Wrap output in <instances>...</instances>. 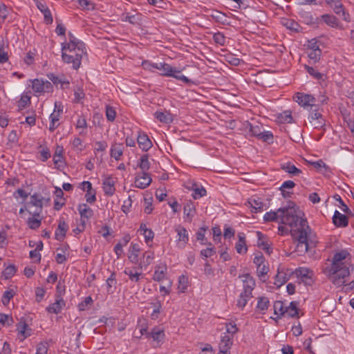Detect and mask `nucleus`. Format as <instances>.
<instances>
[{
  "instance_id": "nucleus-56",
  "label": "nucleus",
  "mask_w": 354,
  "mask_h": 354,
  "mask_svg": "<svg viewBox=\"0 0 354 354\" xmlns=\"http://www.w3.org/2000/svg\"><path fill=\"white\" fill-rule=\"evenodd\" d=\"M213 39L215 43L221 46H224L225 44V37L224 35L220 32L214 34Z\"/></svg>"
},
{
  "instance_id": "nucleus-16",
  "label": "nucleus",
  "mask_w": 354,
  "mask_h": 354,
  "mask_svg": "<svg viewBox=\"0 0 354 354\" xmlns=\"http://www.w3.org/2000/svg\"><path fill=\"white\" fill-rule=\"evenodd\" d=\"M68 229V226L65 221L63 218H60L55 234V239L59 241H63L66 236Z\"/></svg>"
},
{
  "instance_id": "nucleus-12",
  "label": "nucleus",
  "mask_w": 354,
  "mask_h": 354,
  "mask_svg": "<svg viewBox=\"0 0 354 354\" xmlns=\"http://www.w3.org/2000/svg\"><path fill=\"white\" fill-rule=\"evenodd\" d=\"M77 50L76 53H86L85 44H82V46H80V44L73 43H62V51L68 53H74Z\"/></svg>"
},
{
  "instance_id": "nucleus-24",
  "label": "nucleus",
  "mask_w": 354,
  "mask_h": 354,
  "mask_svg": "<svg viewBox=\"0 0 354 354\" xmlns=\"http://www.w3.org/2000/svg\"><path fill=\"white\" fill-rule=\"evenodd\" d=\"M77 209L81 216V220H88L93 215V211L86 204H80L78 205Z\"/></svg>"
},
{
  "instance_id": "nucleus-29",
  "label": "nucleus",
  "mask_w": 354,
  "mask_h": 354,
  "mask_svg": "<svg viewBox=\"0 0 354 354\" xmlns=\"http://www.w3.org/2000/svg\"><path fill=\"white\" fill-rule=\"evenodd\" d=\"M247 203L251 207L252 212L257 213L263 210L264 203L259 199H250Z\"/></svg>"
},
{
  "instance_id": "nucleus-23",
  "label": "nucleus",
  "mask_w": 354,
  "mask_h": 354,
  "mask_svg": "<svg viewBox=\"0 0 354 354\" xmlns=\"http://www.w3.org/2000/svg\"><path fill=\"white\" fill-rule=\"evenodd\" d=\"M124 147L122 144L115 143L111 147L110 156L115 160H119L123 154Z\"/></svg>"
},
{
  "instance_id": "nucleus-11",
  "label": "nucleus",
  "mask_w": 354,
  "mask_h": 354,
  "mask_svg": "<svg viewBox=\"0 0 354 354\" xmlns=\"http://www.w3.org/2000/svg\"><path fill=\"white\" fill-rule=\"evenodd\" d=\"M312 169L324 176H328L330 173L329 167L326 165L322 159L316 161L311 160V170Z\"/></svg>"
},
{
  "instance_id": "nucleus-34",
  "label": "nucleus",
  "mask_w": 354,
  "mask_h": 354,
  "mask_svg": "<svg viewBox=\"0 0 354 354\" xmlns=\"http://www.w3.org/2000/svg\"><path fill=\"white\" fill-rule=\"evenodd\" d=\"M138 166L142 170L140 173H147V171L150 168V162L149 161V156L147 154H144L140 157Z\"/></svg>"
},
{
  "instance_id": "nucleus-3",
  "label": "nucleus",
  "mask_w": 354,
  "mask_h": 354,
  "mask_svg": "<svg viewBox=\"0 0 354 354\" xmlns=\"http://www.w3.org/2000/svg\"><path fill=\"white\" fill-rule=\"evenodd\" d=\"M325 39L326 38L322 36L311 39V60H313L315 62H317L320 59L322 51L326 46L324 41Z\"/></svg>"
},
{
  "instance_id": "nucleus-63",
  "label": "nucleus",
  "mask_w": 354,
  "mask_h": 354,
  "mask_svg": "<svg viewBox=\"0 0 354 354\" xmlns=\"http://www.w3.org/2000/svg\"><path fill=\"white\" fill-rule=\"evenodd\" d=\"M281 120L284 122L290 123L292 122V118L291 116V113L288 111H286L282 113L279 117Z\"/></svg>"
},
{
  "instance_id": "nucleus-36",
  "label": "nucleus",
  "mask_w": 354,
  "mask_h": 354,
  "mask_svg": "<svg viewBox=\"0 0 354 354\" xmlns=\"http://www.w3.org/2000/svg\"><path fill=\"white\" fill-rule=\"evenodd\" d=\"M274 313L277 315V318H281L282 316L285 315V309L286 306H284V304L281 301H276L273 305Z\"/></svg>"
},
{
  "instance_id": "nucleus-48",
  "label": "nucleus",
  "mask_w": 354,
  "mask_h": 354,
  "mask_svg": "<svg viewBox=\"0 0 354 354\" xmlns=\"http://www.w3.org/2000/svg\"><path fill=\"white\" fill-rule=\"evenodd\" d=\"M288 281V277L286 274L278 271V273L275 277L274 284L279 287L284 284Z\"/></svg>"
},
{
  "instance_id": "nucleus-53",
  "label": "nucleus",
  "mask_w": 354,
  "mask_h": 354,
  "mask_svg": "<svg viewBox=\"0 0 354 354\" xmlns=\"http://www.w3.org/2000/svg\"><path fill=\"white\" fill-rule=\"evenodd\" d=\"M9 13L8 8L4 3H0V22H3Z\"/></svg>"
},
{
  "instance_id": "nucleus-7",
  "label": "nucleus",
  "mask_w": 354,
  "mask_h": 354,
  "mask_svg": "<svg viewBox=\"0 0 354 354\" xmlns=\"http://www.w3.org/2000/svg\"><path fill=\"white\" fill-rule=\"evenodd\" d=\"M37 8L44 15V22L46 24H51L53 21V16L50 9L48 8L46 4L40 0H34Z\"/></svg>"
},
{
  "instance_id": "nucleus-8",
  "label": "nucleus",
  "mask_w": 354,
  "mask_h": 354,
  "mask_svg": "<svg viewBox=\"0 0 354 354\" xmlns=\"http://www.w3.org/2000/svg\"><path fill=\"white\" fill-rule=\"evenodd\" d=\"M242 277L245 278L244 279H243V291L242 292V293L246 295V297L248 296L252 298V290H254L256 285L255 281L248 274L243 275Z\"/></svg>"
},
{
  "instance_id": "nucleus-1",
  "label": "nucleus",
  "mask_w": 354,
  "mask_h": 354,
  "mask_svg": "<svg viewBox=\"0 0 354 354\" xmlns=\"http://www.w3.org/2000/svg\"><path fill=\"white\" fill-rule=\"evenodd\" d=\"M304 215L299 209H286L282 218V223L290 227L291 234L297 241L295 251L299 255L306 253L309 248L306 232L308 225Z\"/></svg>"
},
{
  "instance_id": "nucleus-6",
  "label": "nucleus",
  "mask_w": 354,
  "mask_h": 354,
  "mask_svg": "<svg viewBox=\"0 0 354 354\" xmlns=\"http://www.w3.org/2000/svg\"><path fill=\"white\" fill-rule=\"evenodd\" d=\"M177 233V244L179 248H183L189 241V235L187 230L182 225H178L175 227Z\"/></svg>"
},
{
  "instance_id": "nucleus-4",
  "label": "nucleus",
  "mask_w": 354,
  "mask_h": 354,
  "mask_svg": "<svg viewBox=\"0 0 354 354\" xmlns=\"http://www.w3.org/2000/svg\"><path fill=\"white\" fill-rule=\"evenodd\" d=\"M297 209V208L295 206H288V207H280L277 210V212L271 211L269 212H266L264 214L263 220L266 222L277 221L279 217L281 218V223L283 225V223H282V218L285 215L286 209Z\"/></svg>"
},
{
  "instance_id": "nucleus-37",
  "label": "nucleus",
  "mask_w": 354,
  "mask_h": 354,
  "mask_svg": "<svg viewBox=\"0 0 354 354\" xmlns=\"http://www.w3.org/2000/svg\"><path fill=\"white\" fill-rule=\"evenodd\" d=\"M183 210L185 216L190 221L194 216V213L195 212L194 203L191 201L186 203L184 205Z\"/></svg>"
},
{
  "instance_id": "nucleus-17",
  "label": "nucleus",
  "mask_w": 354,
  "mask_h": 354,
  "mask_svg": "<svg viewBox=\"0 0 354 354\" xmlns=\"http://www.w3.org/2000/svg\"><path fill=\"white\" fill-rule=\"evenodd\" d=\"M139 147L144 151H147L152 147V142L147 134L140 133L137 138Z\"/></svg>"
},
{
  "instance_id": "nucleus-42",
  "label": "nucleus",
  "mask_w": 354,
  "mask_h": 354,
  "mask_svg": "<svg viewBox=\"0 0 354 354\" xmlns=\"http://www.w3.org/2000/svg\"><path fill=\"white\" fill-rule=\"evenodd\" d=\"M248 128L251 134L258 138L263 131V126L259 124H253L252 123H250L248 124Z\"/></svg>"
},
{
  "instance_id": "nucleus-18",
  "label": "nucleus",
  "mask_w": 354,
  "mask_h": 354,
  "mask_svg": "<svg viewBox=\"0 0 354 354\" xmlns=\"http://www.w3.org/2000/svg\"><path fill=\"white\" fill-rule=\"evenodd\" d=\"M349 255V253L347 250H342L338 252H336L333 258V261L330 266H346L345 263L343 261L347 256Z\"/></svg>"
},
{
  "instance_id": "nucleus-28",
  "label": "nucleus",
  "mask_w": 354,
  "mask_h": 354,
  "mask_svg": "<svg viewBox=\"0 0 354 354\" xmlns=\"http://www.w3.org/2000/svg\"><path fill=\"white\" fill-rule=\"evenodd\" d=\"M167 273V266L165 265L157 266L153 276V279L156 281H160L165 279Z\"/></svg>"
},
{
  "instance_id": "nucleus-55",
  "label": "nucleus",
  "mask_w": 354,
  "mask_h": 354,
  "mask_svg": "<svg viewBox=\"0 0 354 354\" xmlns=\"http://www.w3.org/2000/svg\"><path fill=\"white\" fill-rule=\"evenodd\" d=\"M15 292L12 290H6L4 292L2 297V303L3 305H7L10 302V300L14 297Z\"/></svg>"
},
{
  "instance_id": "nucleus-57",
  "label": "nucleus",
  "mask_w": 354,
  "mask_h": 354,
  "mask_svg": "<svg viewBox=\"0 0 354 354\" xmlns=\"http://www.w3.org/2000/svg\"><path fill=\"white\" fill-rule=\"evenodd\" d=\"M35 52V50H34V51H29L24 57V61L27 65H31L34 63Z\"/></svg>"
},
{
  "instance_id": "nucleus-62",
  "label": "nucleus",
  "mask_w": 354,
  "mask_h": 354,
  "mask_svg": "<svg viewBox=\"0 0 354 354\" xmlns=\"http://www.w3.org/2000/svg\"><path fill=\"white\" fill-rule=\"evenodd\" d=\"M273 138V135L270 131H263L259 139L262 140L264 142H270Z\"/></svg>"
},
{
  "instance_id": "nucleus-21",
  "label": "nucleus",
  "mask_w": 354,
  "mask_h": 354,
  "mask_svg": "<svg viewBox=\"0 0 354 354\" xmlns=\"http://www.w3.org/2000/svg\"><path fill=\"white\" fill-rule=\"evenodd\" d=\"M103 190L105 195L113 196L115 192V181L111 177L106 178L103 182Z\"/></svg>"
},
{
  "instance_id": "nucleus-13",
  "label": "nucleus",
  "mask_w": 354,
  "mask_h": 354,
  "mask_svg": "<svg viewBox=\"0 0 354 354\" xmlns=\"http://www.w3.org/2000/svg\"><path fill=\"white\" fill-rule=\"evenodd\" d=\"M43 200L44 198L37 194H34L30 196L29 204H31L32 205L37 207V210L32 213L34 216H39L40 212L43 207Z\"/></svg>"
},
{
  "instance_id": "nucleus-44",
  "label": "nucleus",
  "mask_w": 354,
  "mask_h": 354,
  "mask_svg": "<svg viewBox=\"0 0 354 354\" xmlns=\"http://www.w3.org/2000/svg\"><path fill=\"white\" fill-rule=\"evenodd\" d=\"M14 323L12 316L0 314V328L6 326H11Z\"/></svg>"
},
{
  "instance_id": "nucleus-54",
  "label": "nucleus",
  "mask_w": 354,
  "mask_h": 354,
  "mask_svg": "<svg viewBox=\"0 0 354 354\" xmlns=\"http://www.w3.org/2000/svg\"><path fill=\"white\" fill-rule=\"evenodd\" d=\"M251 299V297L245 295L243 293H241L240 296H239V299L237 300V303H236V306L243 309L245 305L247 304L248 303V301Z\"/></svg>"
},
{
  "instance_id": "nucleus-60",
  "label": "nucleus",
  "mask_w": 354,
  "mask_h": 354,
  "mask_svg": "<svg viewBox=\"0 0 354 354\" xmlns=\"http://www.w3.org/2000/svg\"><path fill=\"white\" fill-rule=\"evenodd\" d=\"M93 303L92 298L88 296L86 297L84 301L78 304V308L80 310H84L87 308L88 306L91 305Z\"/></svg>"
},
{
  "instance_id": "nucleus-59",
  "label": "nucleus",
  "mask_w": 354,
  "mask_h": 354,
  "mask_svg": "<svg viewBox=\"0 0 354 354\" xmlns=\"http://www.w3.org/2000/svg\"><path fill=\"white\" fill-rule=\"evenodd\" d=\"M96 192L95 189L87 191L85 194V198L87 203H93L96 201L95 197Z\"/></svg>"
},
{
  "instance_id": "nucleus-2",
  "label": "nucleus",
  "mask_w": 354,
  "mask_h": 354,
  "mask_svg": "<svg viewBox=\"0 0 354 354\" xmlns=\"http://www.w3.org/2000/svg\"><path fill=\"white\" fill-rule=\"evenodd\" d=\"M349 275L350 271L347 266H330L329 269V279L337 287L342 286Z\"/></svg>"
},
{
  "instance_id": "nucleus-27",
  "label": "nucleus",
  "mask_w": 354,
  "mask_h": 354,
  "mask_svg": "<svg viewBox=\"0 0 354 354\" xmlns=\"http://www.w3.org/2000/svg\"><path fill=\"white\" fill-rule=\"evenodd\" d=\"M281 169L292 176H299L301 173V169L297 168L291 162L281 164Z\"/></svg>"
},
{
  "instance_id": "nucleus-14",
  "label": "nucleus",
  "mask_w": 354,
  "mask_h": 354,
  "mask_svg": "<svg viewBox=\"0 0 354 354\" xmlns=\"http://www.w3.org/2000/svg\"><path fill=\"white\" fill-rule=\"evenodd\" d=\"M293 100L304 109H308L310 106V95L308 94L297 92L294 95Z\"/></svg>"
},
{
  "instance_id": "nucleus-35",
  "label": "nucleus",
  "mask_w": 354,
  "mask_h": 354,
  "mask_svg": "<svg viewBox=\"0 0 354 354\" xmlns=\"http://www.w3.org/2000/svg\"><path fill=\"white\" fill-rule=\"evenodd\" d=\"M269 306L270 301L268 298L266 297H261L258 298L257 308L261 314H265L266 310L268 308Z\"/></svg>"
},
{
  "instance_id": "nucleus-22",
  "label": "nucleus",
  "mask_w": 354,
  "mask_h": 354,
  "mask_svg": "<svg viewBox=\"0 0 354 354\" xmlns=\"http://www.w3.org/2000/svg\"><path fill=\"white\" fill-rule=\"evenodd\" d=\"M154 117L160 122L169 124L173 121L172 115L167 111H157L154 113Z\"/></svg>"
},
{
  "instance_id": "nucleus-31",
  "label": "nucleus",
  "mask_w": 354,
  "mask_h": 354,
  "mask_svg": "<svg viewBox=\"0 0 354 354\" xmlns=\"http://www.w3.org/2000/svg\"><path fill=\"white\" fill-rule=\"evenodd\" d=\"M124 273L129 276V279L133 282H138L142 273L138 272L136 268H127L124 270Z\"/></svg>"
},
{
  "instance_id": "nucleus-19",
  "label": "nucleus",
  "mask_w": 354,
  "mask_h": 354,
  "mask_svg": "<svg viewBox=\"0 0 354 354\" xmlns=\"http://www.w3.org/2000/svg\"><path fill=\"white\" fill-rule=\"evenodd\" d=\"M311 77L316 80L322 88L327 86V76L326 73L319 72L313 67H311Z\"/></svg>"
},
{
  "instance_id": "nucleus-26",
  "label": "nucleus",
  "mask_w": 354,
  "mask_h": 354,
  "mask_svg": "<svg viewBox=\"0 0 354 354\" xmlns=\"http://www.w3.org/2000/svg\"><path fill=\"white\" fill-rule=\"evenodd\" d=\"M47 77L55 85L61 84L62 88H65L70 84L69 81L64 78L63 76L60 77L54 73H49L47 75Z\"/></svg>"
},
{
  "instance_id": "nucleus-30",
  "label": "nucleus",
  "mask_w": 354,
  "mask_h": 354,
  "mask_svg": "<svg viewBox=\"0 0 354 354\" xmlns=\"http://www.w3.org/2000/svg\"><path fill=\"white\" fill-rule=\"evenodd\" d=\"M129 252V260L133 263H137L138 261V254L140 252L139 245L137 243H131Z\"/></svg>"
},
{
  "instance_id": "nucleus-32",
  "label": "nucleus",
  "mask_w": 354,
  "mask_h": 354,
  "mask_svg": "<svg viewBox=\"0 0 354 354\" xmlns=\"http://www.w3.org/2000/svg\"><path fill=\"white\" fill-rule=\"evenodd\" d=\"M298 314L297 303L296 301H291L288 306H286L285 315L295 317L298 316Z\"/></svg>"
},
{
  "instance_id": "nucleus-46",
  "label": "nucleus",
  "mask_w": 354,
  "mask_h": 354,
  "mask_svg": "<svg viewBox=\"0 0 354 354\" xmlns=\"http://www.w3.org/2000/svg\"><path fill=\"white\" fill-rule=\"evenodd\" d=\"M165 334L162 330L153 328L150 333L149 337H152L154 341L160 342L164 337Z\"/></svg>"
},
{
  "instance_id": "nucleus-9",
  "label": "nucleus",
  "mask_w": 354,
  "mask_h": 354,
  "mask_svg": "<svg viewBox=\"0 0 354 354\" xmlns=\"http://www.w3.org/2000/svg\"><path fill=\"white\" fill-rule=\"evenodd\" d=\"M151 183L149 173H138L135 179V186L140 189H145Z\"/></svg>"
},
{
  "instance_id": "nucleus-10",
  "label": "nucleus",
  "mask_w": 354,
  "mask_h": 354,
  "mask_svg": "<svg viewBox=\"0 0 354 354\" xmlns=\"http://www.w3.org/2000/svg\"><path fill=\"white\" fill-rule=\"evenodd\" d=\"M232 337L225 334L221 337L219 344V351L218 354H230V349L232 346Z\"/></svg>"
},
{
  "instance_id": "nucleus-61",
  "label": "nucleus",
  "mask_w": 354,
  "mask_h": 354,
  "mask_svg": "<svg viewBox=\"0 0 354 354\" xmlns=\"http://www.w3.org/2000/svg\"><path fill=\"white\" fill-rule=\"evenodd\" d=\"M116 283L115 274L113 272L106 279L107 292H112L111 288Z\"/></svg>"
},
{
  "instance_id": "nucleus-40",
  "label": "nucleus",
  "mask_w": 354,
  "mask_h": 354,
  "mask_svg": "<svg viewBox=\"0 0 354 354\" xmlns=\"http://www.w3.org/2000/svg\"><path fill=\"white\" fill-rule=\"evenodd\" d=\"M161 75L171 77L174 75V73H180V71L177 70L176 68L171 67L168 64H165L162 66V69L160 70Z\"/></svg>"
},
{
  "instance_id": "nucleus-15",
  "label": "nucleus",
  "mask_w": 354,
  "mask_h": 354,
  "mask_svg": "<svg viewBox=\"0 0 354 354\" xmlns=\"http://www.w3.org/2000/svg\"><path fill=\"white\" fill-rule=\"evenodd\" d=\"M333 223L337 227H345L348 225V219L346 216L335 210L333 216Z\"/></svg>"
},
{
  "instance_id": "nucleus-58",
  "label": "nucleus",
  "mask_w": 354,
  "mask_h": 354,
  "mask_svg": "<svg viewBox=\"0 0 354 354\" xmlns=\"http://www.w3.org/2000/svg\"><path fill=\"white\" fill-rule=\"evenodd\" d=\"M115 111L112 106H106V117L110 122H113L115 118Z\"/></svg>"
},
{
  "instance_id": "nucleus-5",
  "label": "nucleus",
  "mask_w": 354,
  "mask_h": 354,
  "mask_svg": "<svg viewBox=\"0 0 354 354\" xmlns=\"http://www.w3.org/2000/svg\"><path fill=\"white\" fill-rule=\"evenodd\" d=\"M84 53H75V55L72 54H68L66 52H62V60L66 64H72L73 68L75 70L78 69L81 64L82 55Z\"/></svg>"
},
{
  "instance_id": "nucleus-45",
  "label": "nucleus",
  "mask_w": 354,
  "mask_h": 354,
  "mask_svg": "<svg viewBox=\"0 0 354 354\" xmlns=\"http://www.w3.org/2000/svg\"><path fill=\"white\" fill-rule=\"evenodd\" d=\"M257 234L258 237V246L262 247L264 250H266L268 252H269L270 248L268 241L265 240L263 234L260 232H257Z\"/></svg>"
},
{
  "instance_id": "nucleus-38",
  "label": "nucleus",
  "mask_w": 354,
  "mask_h": 354,
  "mask_svg": "<svg viewBox=\"0 0 354 354\" xmlns=\"http://www.w3.org/2000/svg\"><path fill=\"white\" fill-rule=\"evenodd\" d=\"M323 21L329 26L337 28L339 25L338 20L336 17L330 15H323L321 16Z\"/></svg>"
},
{
  "instance_id": "nucleus-20",
  "label": "nucleus",
  "mask_w": 354,
  "mask_h": 354,
  "mask_svg": "<svg viewBox=\"0 0 354 354\" xmlns=\"http://www.w3.org/2000/svg\"><path fill=\"white\" fill-rule=\"evenodd\" d=\"M65 304V301L62 297H57L55 302L48 306L46 310L49 313L58 314L62 311Z\"/></svg>"
},
{
  "instance_id": "nucleus-52",
  "label": "nucleus",
  "mask_w": 354,
  "mask_h": 354,
  "mask_svg": "<svg viewBox=\"0 0 354 354\" xmlns=\"http://www.w3.org/2000/svg\"><path fill=\"white\" fill-rule=\"evenodd\" d=\"M206 190L204 187H195L193 189L192 196L194 199H198L206 195Z\"/></svg>"
},
{
  "instance_id": "nucleus-25",
  "label": "nucleus",
  "mask_w": 354,
  "mask_h": 354,
  "mask_svg": "<svg viewBox=\"0 0 354 354\" xmlns=\"http://www.w3.org/2000/svg\"><path fill=\"white\" fill-rule=\"evenodd\" d=\"M239 241L236 243L235 248L239 254H244L247 252L248 248L245 243V236L244 233L240 232L238 234Z\"/></svg>"
},
{
  "instance_id": "nucleus-64",
  "label": "nucleus",
  "mask_w": 354,
  "mask_h": 354,
  "mask_svg": "<svg viewBox=\"0 0 354 354\" xmlns=\"http://www.w3.org/2000/svg\"><path fill=\"white\" fill-rule=\"evenodd\" d=\"M48 347L45 343H39L37 347L36 354H47Z\"/></svg>"
},
{
  "instance_id": "nucleus-39",
  "label": "nucleus",
  "mask_w": 354,
  "mask_h": 354,
  "mask_svg": "<svg viewBox=\"0 0 354 354\" xmlns=\"http://www.w3.org/2000/svg\"><path fill=\"white\" fill-rule=\"evenodd\" d=\"M282 24L288 29L298 32L299 30V24L292 19H283Z\"/></svg>"
},
{
  "instance_id": "nucleus-49",
  "label": "nucleus",
  "mask_w": 354,
  "mask_h": 354,
  "mask_svg": "<svg viewBox=\"0 0 354 354\" xmlns=\"http://www.w3.org/2000/svg\"><path fill=\"white\" fill-rule=\"evenodd\" d=\"M16 270V268L14 265H10L4 269L2 272V275L6 279H8L15 274Z\"/></svg>"
},
{
  "instance_id": "nucleus-41",
  "label": "nucleus",
  "mask_w": 354,
  "mask_h": 354,
  "mask_svg": "<svg viewBox=\"0 0 354 354\" xmlns=\"http://www.w3.org/2000/svg\"><path fill=\"white\" fill-rule=\"evenodd\" d=\"M328 4H329L330 7L333 8L334 12L336 14L339 15L342 13L343 15H345L343 6L339 0H332L331 2H328Z\"/></svg>"
},
{
  "instance_id": "nucleus-50",
  "label": "nucleus",
  "mask_w": 354,
  "mask_h": 354,
  "mask_svg": "<svg viewBox=\"0 0 354 354\" xmlns=\"http://www.w3.org/2000/svg\"><path fill=\"white\" fill-rule=\"evenodd\" d=\"M188 279L185 275H181L178 278V290L180 292H184L187 288Z\"/></svg>"
},
{
  "instance_id": "nucleus-47",
  "label": "nucleus",
  "mask_w": 354,
  "mask_h": 354,
  "mask_svg": "<svg viewBox=\"0 0 354 354\" xmlns=\"http://www.w3.org/2000/svg\"><path fill=\"white\" fill-rule=\"evenodd\" d=\"M39 216H34L29 218L28 220V225L32 230H36L39 227L41 223V219L38 218Z\"/></svg>"
},
{
  "instance_id": "nucleus-43",
  "label": "nucleus",
  "mask_w": 354,
  "mask_h": 354,
  "mask_svg": "<svg viewBox=\"0 0 354 354\" xmlns=\"http://www.w3.org/2000/svg\"><path fill=\"white\" fill-rule=\"evenodd\" d=\"M32 88L35 93L40 95L44 93V80L35 79L32 81Z\"/></svg>"
},
{
  "instance_id": "nucleus-51",
  "label": "nucleus",
  "mask_w": 354,
  "mask_h": 354,
  "mask_svg": "<svg viewBox=\"0 0 354 354\" xmlns=\"http://www.w3.org/2000/svg\"><path fill=\"white\" fill-rule=\"evenodd\" d=\"M27 328L28 325L25 322H20L17 326L18 333L22 336V339L30 336V333H26Z\"/></svg>"
},
{
  "instance_id": "nucleus-33",
  "label": "nucleus",
  "mask_w": 354,
  "mask_h": 354,
  "mask_svg": "<svg viewBox=\"0 0 354 354\" xmlns=\"http://www.w3.org/2000/svg\"><path fill=\"white\" fill-rule=\"evenodd\" d=\"M61 115L59 112L56 113L53 111L50 115V124H49V131L50 132H53L59 126L57 122L61 118Z\"/></svg>"
}]
</instances>
